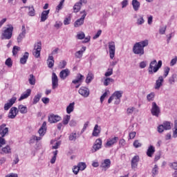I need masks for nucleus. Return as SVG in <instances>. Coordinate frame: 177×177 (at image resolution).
Wrapping results in <instances>:
<instances>
[{
	"label": "nucleus",
	"instance_id": "nucleus-1",
	"mask_svg": "<svg viewBox=\"0 0 177 177\" xmlns=\"http://www.w3.org/2000/svg\"><path fill=\"white\" fill-rule=\"evenodd\" d=\"M149 45V40H144L140 42H137L133 47V52L135 55H139L142 56L145 55V47Z\"/></svg>",
	"mask_w": 177,
	"mask_h": 177
},
{
	"label": "nucleus",
	"instance_id": "nucleus-2",
	"mask_svg": "<svg viewBox=\"0 0 177 177\" xmlns=\"http://www.w3.org/2000/svg\"><path fill=\"white\" fill-rule=\"evenodd\" d=\"M162 66V61L159 60L157 64V60L154 59L151 62L148 68L149 74H154L157 73L160 68Z\"/></svg>",
	"mask_w": 177,
	"mask_h": 177
},
{
	"label": "nucleus",
	"instance_id": "nucleus-3",
	"mask_svg": "<svg viewBox=\"0 0 177 177\" xmlns=\"http://www.w3.org/2000/svg\"><path fill=\"white\" fill-rule=\"evenodd\" d=\"M7 27L1 33V39H10L13 35V26L12 24L7 25Z\"/></svg>",
	"mask_w": 177,
	"mask_h": 177
},
{
	"label": "nucleus",
	"instance_id": "nucleus-4",
	"mask_svg": "<svg viewBox=\"0 0 177 177\" xmlns=\"http://www.w3.org/2000/svg\"><path fill=\"white\" fill-rule=\"evenodd\" d=\"M173 124L171 122L165 121L162 123V124H160L158 127V132L160 133H162L165 131H169V129H172Z\"/></svg>",
	"mask_w": 177,
	"mask_h": 177
},
{
	"label": "nucleus",
	"instance_id": "nucleus-5",
	"mask_svg": "<svg viewBox=\"0 0 177 177\" xmlns=\"http://www.w3.org/2000/svg\"><path fill=\"white\" fill-rule=\"evenodd\" d=\"M110 59H114L115 56V42L111 41L108 43Z\"/></svg>",
	"mask_w": 177,
	"mask_h": 177
},
{
	"label": "nucleus",
	"instance_id": "nucleus-6",
	"mask_svg": "<svg viewBox=\"0 0 177 177\" xmlns=\"http://www.w3.org/2000/svg\"><path fill=\"white\" fill-rule=\"evenodd\" d=\"M151 113L152 115L154 117H159L160 114H161V109H160V106L157 105V103L152 102V108L151 109Z\"/></svg>",
	"mask_w": 177,
	"mask_h": 177
},
{
	"label": "nucleus",
	"instance_id": "nucleus-7",
	"mask_svg": "<svg viewBox=\"0 0 177 177\" xmlns=\"http://www.w3.org/2000/svg\"><path fill=\"white\" fill-rule=\"evenodd\" d=\"M81 14H83L80 19L76 20L74 23V27L78 28L81 27L84 24V21H85V17H86V11L83 10L80 12Z\"/></svg>",
	"mask_w": 177,
	"mask_h": 177
},
{
	"label": "nucleus",
	"instance_id": "nucleus-8",
	"mask_svg": "<svg viewBox=\"0 0 177 177\" xmlns=\"http://www.w3.org/2000/svg\"><path fill=\"white\" fill-rule=\"evenodd\" d=\"M41 49H42V43L39 41L35 46L34 51L32 53L33 56H35L36 59H38V57L41 56Z\"/></svg>",
	"mask_w": 177,
	"mask_h": 177
},
{
	"label": "nucleus",
	"instance_id": "nucleus-9",
	"mask_svg": "<svg viewBox=\"0 0 177 177\" xmlns=\"http://www.w3.org/2000/svg\"><path fill=\"white\" fill-rule=\"evenodd\" d=\"M102 138H97L95 140V144L93 145L91 153H96V151H97L98 150H100V149H102Z\"/></svg>",
	"mask_w": 177,
	"mask_h": 177
},
{
	"label": "nucleus",
	"instance_id": "nucleus-10",
	"mask_svg": "<svg viewBox=\"0 0 177 177\" xmlns=\"http://www.w3.org/2000/svg\"><path fill=\"white\" fill-rule=\"evenodd\" d=\"M78 92L81 95V96H82L83 97H88L91 94V91H89V88H88L86 86H82L79 89Z\"/></svg>",
	"mask_w": 177,
	"mask_h": 177
},
{
	"label": "nucleus",
	"instance_id": "nucleus-11",
	"mask_svg": "<svg viewBox=\"0 0 177 177\" xmlns=\"http://www.w3.org/2000/svg\"><path fill=\"white\" fill-rule=\"evenodd\" d=\"M62 120V117L55 115V114H51L48 116V122L50 124H55L56 122H59V121Z\"/></svg>",
	"mask_w": 177,
	"mask_h": 177
},
{
	"label": "nucleus",
	"instance_id": "nucleus-12",
	"mask_svg": "<svg viewBox=\"0 0 177 177\" xmlns=\"http://www.w3.org/2000/svg\"><path fill=\"white\" fill-rule=\"evenodd\" d=\"M16 100H17V98L16 97H12L11 99H10L8 100V102L5 104L4 110L6 111H8V110H9V109H10V107H12L13 106V104H15V103H16Z\"/></svg>",
	"mask_w": 177,
	"mask_h": 177
},
{
	"label": "nucleus",
	"instance_id": "nucleus-13",
	"mask_svg": "<svg viewBox=\"0 0 177 177\" xmlns=\"http://www.w3.org/2000/svg\"><path fill=\"white\" fill-rule=\"evenodd\" d=\"M122 93H124L122 91H115L112 96H113L115 101V104H120V102H121V97H122Z\"/></svg>",
	"mask_w": 177,
	"mask_h": 177
},
{
	"label": "nucleus",
	"instance_id": "nucleus-14",
	"mask_svg": "<svg viewBox=\"0 0 177 177\" xmlns=\"http://www.w3.org/2000/svg\"><path fill=\"white\" fill-rule=\"evenodd\" d=\"M111 167V160L110 159H105L104 161L101 163L100 168H102L104 171H106Z\"/></svg>",
	"mask_w": 177,
	"mask_h": 177
},
{
	"label": "nucleus",
	"instance_id": "nucleus-15",
	"mask_svg": "<svg viewBox=\"0 0 177 177\" xmlns=\"http://www.w3.org/2000/svg\"><path fill=\"white\" fill-rule=\"evenodd\" d=\"M9 133V129L6 127V124H2L0 126V135L2 136V138H5L6 135Z\"/></svg>",
	"mask_w": 177,
	"mask_h": 177
},
{
	"label": "nucleus",
	"instance_id": "nucleus-16",
	"mask_svg": "<svg viewBox=\"0 0 177 177\" xmlns=\"http://www.w3.org/2000/svg\"><path fill=\"white\" fill-rule=\"evenodd\" d=\"M118 142V137H113L109 138L105 144V147H111L113 145H115Z\"/></svg>",
	"mask_w": 177,
	"mask_h": 177
},
{
	"label": "nucleus",
	"instance_id": "nucleus-17",
	"mask_svg": "<svg viewBox=\"0 0 177 177\" xmlns=\"http://www.w3.org/2000/svg\"><path fill=\"white\" fill-rule=\"evenodd\" d=\"M59 86V79L56 73H53L52 75V88L53 89H56Z\"/></svg>",
	"mask_w": 177,
	"mask_h": 177
},
{
	"label": "nucleus",
	"instance_id": "nucleus-18",
	"mask_svg": "<svg viewBox=\"0 0 177 177\" xmlns=\"http://www.w3.org/2000/svg\"><path fill=\"white\" fill-rule=\"evenodd\" d=\"M17 113H19L17 108L16 106L12 107L8 113V118H11L12 120H13L14 118H16V115H17Z\"/></svg>",
	"mask_w": 177,
	"mask_h": 177
},
{
	"label": "nucleus",
	"instance_id": "nucleus-19",
	"mask_svg": "<svg viewBox=\"0 0 177 177\" xmlns=\"http://www.w3.org/2000/svg\"><path fill=\"white\" fill-rule=\"evenodd\" d=\"M26 26L23 25L21 28V32L17 37V42L20 43L23 41L24 38H26Z\"/></svg>",
	"mask_w": 177,
	"mask_h": 177
},
{
	"label": "nucleus",
	"instance_id": "nucleus-20",
	"mask_svg": "<svg viewBox=\"0 0 177 177\" xmlns=\"http://www.w3.org/2000/svg\"><path fill=\"white\" fill-rule=\"evenodd\" d=\"M38 133L40 138L45 136V133H46V122H44L41 127L39 128L38 131Z\"/></svg>",
	"mask_w": 177,
	"mask_h": 177
},
{
	"label": "nucleus",
	"instance_id": "nucleus-21",
	"mask_svg": "<svg viewBox=\"0 0 177 177\" xmlns=\"http://www.w3.org/2000/svg\"><path fill=\"white\" fill-rule=\"evenodd\" d=\"M139 156H135L131 159V168L132 169H136V168H138V164L139 162Z\"/></svg>",
	"mask_w": 177,
	"mask_h": 177
},
{
	"label": "nucleus",
	"instance_id": "nucleus-22",
	"mask_svg": "<svg viewBox=\"0 0 177 177\" xmlns=\"http://www.w3.org/2000/svg\"><path fill=\"white\" fill-rule=\"evenodd\" d=\"M84 78L85 77H84V75H82L81 73H78L76 76V79L72 81V84H74L75 85H77V84H81V82L84 81Z\"/></svg>",
	"mask_w": 177,
	"mask_h": 177
},
{
	"label": "nucleus",
	"instance_id": "nucleus-23",
	"mask_svg": "<svg viewBox=\"0 0 177 177\" xmlns=\"http://www.w3.org/2000/svg\"><path fill=\"white\" fill-rule=\"evenodd\" d=\"M68 75H70V70H68V68L62 70L59 73V77L61 78V80H66V78H67Z\"/></svg>",
	"mask_w": 177,
	"mask_h": 177
},
{
	"label": "nucleus",
	"instance_id": "nucleus-24",
	"mask_svg": "<svg viewBox=\"0 0 177 177\" xmlns=\"http://www.w3.org/2000/svg\"><path fill=\"white\" fill-rule=\"evenodd\" d=\"M31 95V89L28 88L24 92V93L21 94V97L19 98V102H21V100H24V99H27L28 96Z\"/></svg>",
	"mask_w": 177,
	"mask_h": 177
},
{
	"label": "nucleus",
	"instance_id": "nucleus-25",
	"mask_svg": "<svg viewBox=\"0 0 177 177\" xmlns=\"http://www.w3.org/2000/svg\"><path fill=\"white\" fill-rule=\"evenodd\" d=\"M85 50H86V47L83 46L81 50L77 51L75 53V57H76V59H81L82 57Z\"/></svg>",
	"mask_w": 177,
	"mask_h": 177
},
{
	"label": "nucleus",
	"instance_id": "nucleus-26",
	"mask_svg": "<svg viewBox=\"0 0 177 177\" xmlns=\"http://www.w3.org/2000/svg\"><path fill=\"white\" fill-rule=\"evenodd\" d=\"M50 12V10L42 11L41 15V22L45 21L48 19V17H49Z\"/></svg>",
	"mask_w": 177,
	"mask_h": 177
},
{
	"label": "nucleus",
	"instance_id": "nucleus-27",
	"mask_svg": "<svg viewBox=\"0 0 177 177\" xmlns=\"http://www.w3.org/2000/svg\"><path fill=\"white\" fill-rule=\"evenodd\" d=\"M47 66L48 68H53V66H55V59L52 55H50L48 57Z\"/></svg>",
	"mask_w": 177,
	"mask_h": 177
},
{
	"label": "nucleus",
	"instance_id": "nucleus-28",
	"mask_svg": "<svg viewBox=\"0 0 177 177\" xmlns=\"http://www.w3.org/2000/svg\"><path fill=\"white\" fill-rule=\"evenodd\" d=\"M162 82H164V78L162 76H160L158 79L156 80L155 84V89H158L162 86Z\"/></svg>",
	"mask_w": 177,
	"mask_h": 177
},
{
	"label": "nucleus",
	"instance_id": "nucleus-29",
	"mask_svg": "<svg viewBox=\"0 0 177 177\" xmlns=\"http://www.w3.org/2000/svg\"><path fill=\"white\" fill-rule=\"evenodd\" d=\"M100 127H99L98 124H95L92 133V136H95V138H97V136H99V135L100 134Z\"/></svg>",
	"mask_w": 177,
	"mask_h": 177
},
{
	"label": "nucleus",
	"instance_id": "nucleus-30",
	"mask_svg": "<svg viewBox=\"0 0 177 177\" xmlns=\"http://www.w3.org/2000/svg\"><path fill=\"white\" fill-rule=\"evenodd\" d=\"M154 153H156V148L153 145H150L147 151V156L148 157H153Z\"/></svg>",
	"mask_w": 177,
	"mask_h": 177
},
{
	"label": "nucleus",
	"instance_id": "nucleus-31",
	"mask_svg": "<svg viewBox=\"0 0 177 177\" xmlns=\"http://www.w3.org/2000/svg\"><path fill=\"white\" fill-rule=\"evenodd\" d=\"M21 113V114H27V111H28V109H27L26 106H24L23 104H20L18 106V113Z\"/></svg>",
	"mask_w": 177,
	"mask_h": 177
},
{
	"label": "nucleus",
	"instance_id": "nucleus-32",
	"mask_svg": "<svg viewBox=\"0 0 177 177\" xmlns=\"http://www.w3.org/2000/svg\"><path fill=\"white\" fill-rule=\"evenodd\" d=\"M74 106H75V102H72L66 107L67 114H71L74 111Z\"/></svg>",
	"mask_w": 177,
	"mask_h": 177
},
{
	"label": "nucleus",
	"instance_id": "nucleus-33",
	"mask_svg": "<svg viewBox=\"0 0 177 177\" xmlns=\"http://www.w3.org/2000/svg\"><path fill=\"white\" fill-rule=\"evenodd\" d=\"M132 5L133 10L137 12L139 10V8H140V3L138 0H132Z\"/></svg>",
	"mask_w": 177,
	"mask_h": 177
},
{
	"label": "nucleus",
	"instance_id": "nucleus-34",
	"mask_svg": "<svg viewBox=\"0 0 177 177\" xmlns=\"http://www.w3.org/2000/svg\"><path fill=\"white\" fill-rule=\"evenodd\" d=\"M29 54L28 53L26 52L24 56L20 59L21 64H26L27 63V60L28 59Z\"/></svg>",
	"mask_w": 177,
	"mask_h": 177
},
{
	"label": "nucleus",
	"instance_id": "nucleus-35",
	"mask_svg": "<svg viewBox=\"0 0 177 177\" xmlns=\"http://www.w3.org/2000/svg\"><path fill=\"white\" fill-rule=\"evenodd\" d=\"M81 3L77 2L74 6H73V12L74 13H78L80 10H81L82 8Z\"/></svg>",
	"mask_w": 177,
	"mask_h": 177
},
{
	"label": "nucleus",
	"instance_id": "nucleus-36",
	"mask_svg": "<svg viewBox=\"0 0 177 177\" xmlns=\"http://www.w3.org/2000/svg\"><path fill=\"white\" fill-rule=\"evenodd\" d=\"M28 8L29 12L28 13V16H35V9H34V6H26Z\"/></svg>",
	"mask_w": 177,
	"mask_h": 177
},
{
	"label": "nucleus",
	"instance_id": "nucleus-37",
	"mask_svg": "<svg viewBox=\"0 0 177 177\" xmlns=\"http://www.w3.org/2000/svg\"><path fill=\"white\" fill-rule=\"evenodd\" d=\"M93 78H94L93 73H88L86 78V83L91 84V82L93 80Z\"/></svg>",
	"mask_w": 177,
	"mask_h": 177
},
{
	"label": "nucleus",
	"instance_id": "nucleus-38",
	"mask_svg": "<svg viewBox=\"0 0 177 177\" xmlns=\"http://www.w3.org/2000/svg\"><path fill=\"white\" fill-rule=\"evenodd\" d=\"M28 81H29L30 85H35V82H36L35 76H34V75L32 74H30L29 75Z\"/></svg>",
	"mask_w": 177,
	"mask_h": 177
},
{
	"label": "nucleus",
	"instance_id": "nucleus-39",
	"mask_svg": "<svg viewBox=\"0 0 177 177\" xmlns=\"http://www.w3.org/2000/svg\"><path fill=\"white\" fill-rule=\"evenodd\" d=\"M77 167L80 171H85V169H86V163L84 162H80L77 164Z\"/></svg>",
	"mask_w": 177,
	"mask_h": 177
},
{
	"label": "nucleus",
	"instance_id": "nucleus-40",
	"mask_svg": "<svg viewBox=\"0 0 177 177\" xmlns=\"http://www.w3.org/2000/svg\"><path fill=\"white\" fill-rule=\"evenodd\" d=\"M41 97H42V94L38 93L37 95H36L33 98L32 104H37V103H38V102H39V100H41Z\"/></svg>",
	"mask_w": 177,
	"mask_h": 177
},
{
	"label": "nucleus",
	"instance_id": "nucleus-41",
	"mask_svg": "<svg viewBox=\"0 0 177 177\" xmlns=\"http://www.w3.org/2000/svg\"><path fill=\"white\" fill-rule=\"evenodd\" d=\"M12 149H10V147L9 145H6L5 147L2 148V151L5 154H9L10 153H12Z\"/></svg>",
	"mask_w": 177,
	"mask_h": 177
},
{
	"label": "nucleus",
	"instance_id": "nucleus-42",
	"mask_svg": "<svg viewBox=\"0 0 177 177\" xmlns=\"http://www.w3.org/2000/svg\"><path fill=\"white\" fill-rule=\"evenodd\" d=\"M42 139L41 137H38L36 136H32V138L30 139L29 142L30 143H34L36 140V142H39V140H41Z\"/></svg>",
	"mask_w": 177,
	"mask_h": 177
},
{
	"label": "nucleus",
	"instance_id": "nucleus-43",
	"mask_svg": "<svg viewBox=\"0 0 177 177\" xmlns=\"http://www.w3.org/2000/svg\"><path fill=\"white\" fill-rule=\"evenodd\" d=\"M154 97H156V94L154 93H151L147 95V100L148 102H153V100H154Z\"/></svg>",
	"mask_w": 177,
	"mask_h": 177
},
{
	"label": "nucleus",
	"instance_id": "nucleus-44",
	"mask_svg": "<svg viewBox=\"0 0 177 177\" xmlns=\"http://www.w3.org/2000/svg\"><path fill=\"white\" fill-rule=\"evenodd\" d=\"M70 115H66L63 119L62 124L64 125H67V124H68V122H70Z\"/></svg>",
	"mask_w": 177,
	"mask_h": 177
},
{
	"label": "nucleus",
	"instance_id": "nucleus-45",
	"mask_svg": "<svg viewBox=\"0 0 177 177\" xmlns=\"http://www.w3.org/2000/svg\"><path fill=\"white\" fill-rule=\"evenodd\" d=\"M110 82H114V79L113 78H106L104 81V85L105 86H109L110 85Z\"/></svg>",
	"mask_w": 177,
	"mask_h": 177
},
{
	"label": "nucleus",
	"instance_id": "nucleus-46",
	"mask_svg": "<svg viewBox=\"0 0 177 177\" xmlns=\"http://www.w3.org/2000/svg\"><path fill=\"white\" fill-rule=\"evenodd\" d=\"M19 50H20V47H19L17 46H15L12 48L13 56H16V55H17V53H19Z\"/></svg>",
	"mask_w": 177,
	"mask_h": 177
},
{
	"label": "nucleus",
	"instance_id": "nucleus-47",
	"mask_svg": "<svg viewBox=\"0 0 177 177\" xmlns=\"http://www.w3.org/2000/svg\"><path fill=\"white\" fill-rule=\"evenodd\" d=\"M133 147L136 148V149H138L139 147H142V143L140 142H139V140H136L134 142H133Z\"/></svg>",
	"mask_w": 177,
	"mask_h": 177
},
{
	"label": "nucleus",
	"instance_id": "nucleus-48",
	"mask_svg": "<svg viewBox=\"0 0 177 177\" xmlns=\"http://www.w3.org/2000/svg\"><path fill=\"white\" fill-rule=\"evenodd\" d=\"M158 174V166L157 165H154V167L152 169V175L153 176H156Z\"/></svg>",
	"mask_w": 177,
	"mask_h": 177
},
{
	"label": "nucleus",
	"instance_id": "nucleus-49",
	"mask_svg": "<svg viewBox=\"0 0 177 177\" xmlns=\"http://www.w3.org/2000/svg\"><path fill=\"white\" fill-rule=\"evenodd\" d=\"M80 167H78V165L73 166V172L75 174V175H78V172H80Z\"/></svg>",
	"mask_w": 177,
	"mask_h": 177
},
{
	"label": "nucleus",
	"instance_id": "nucleus-50",
	"mask_svg": "<svg viewBox=\"0 0 177 177\" xmlns=\"http://www.w3.org/2000/svg\"><path fill=\"white\" fill-rule=\"evenodd\" d=\"M6 64L8 66V67H12V66H13V62H12V59L8 58L6 60Z\"/></svg>",
	"mask_w": 177,
	"mask_h": 177
},
{
	"label": "nucleus",
	"instance_id": "nucleus-51",
	"mask_svg": "<svg viewBox=\"0 0 177 177\" xmlns=\"http://www.w3.org/2000/svg\"><path fill=\"white\" fill-rule=\"evenodd\" d=\"M104 75L105 77H110V75H113V68H108Z\"/></svg>",
	"mask_w": 177,
	"mask_h": 177
},
{
	"label": "nucleus",
	"instance_id": "nucleus-52",
	"mask_svg": "<svg viewBox=\"0 0 177 177\" xmlns=\"http://www.w3.org/2000/svg\"><path fill=\"white\" fill-rule=\"evenodd\" d=\"M66 66H67V62H66V61H62L59 62V68H64Z\"/></svg>",
	"mask_w": 177,
	"mask_h": 177
},
{
	"label": "nucleus",
	"instance_id": "nucleus-53",
	"mask_svg": "<svg viewBox=\"0 0 177 177\" xmlns=\"http://www.w3.org/2000/svg\"><path fill=\"white\" fill-rule=\"evenodd\" d=\"M77 39H84V38H85V33H84V32H81L77 35Z\"/></svg>",
	"mask_w": 177,
	"mask_h": 177
},
{
	"label": "nucleus",
	"instance_id": "nucleus-54",
	"mask_svg": "<svg viewBox=\"0 0 177 177\" xmlns=\"http://www.w3.org/2000/svg\"><path fill=\"white\" fill-rule=\"evenodd\" d=\"M77 139V133H72L69 136V140H75Z\"/></svg>",
	"mask_w": 177,
	"mask_h": 177
},
{
	"label": "nucleus",
	"instance_id": "nucleus-55",
	"mask_svg": "<svg viewBox=\"0 0 177 177\" xmlns=\"http://www.w3.org/2000/svg\"><path fill=\"white\" fill-rule=\"evenodd\" d=\"M169 70H170V68L168 66H166L165 68V70H164V77H165V78L166 77H167L168 74H169Z\"/></svg>",
	"mask_w": 177,
	"mask_h": 177
},
{
	"label": "nucleus",
	"instance_id": "nucleus-56",
	"mask_svg": "<svg viewBox=\"0 0 177 177\" xmlns=\"http://www.w3.org/2000/svg\"><path fill=\"white\" fill-rule=\"evenodd\" d=\"M100 35H102V30H99L97 33L95 34V35L93 36V39H97V38H99V37H100Z\"/></svg>",
	"mask_w": 177,
	"mask_h": 177
},
{
	"label": "nucleus",
	"instance_id": "nucleus-57",
	"mask_svg": "<svg viewBox=\"0 0 177 177\" xmlns=\"http://www.w3.org/2000/svg\"><path fill=\"white\" fill-rule=\"evenodd\" d=\"M143 23H145V19H143V17H140V18L137 20V24L140 26L143 24Z\"/></svg>",
	"mask_w": 177,
	"mask_h": 177
},
{
	"label": "nucleus",
	"instance_id": "nucleus-58",
	"mask_svg": "<svg viewBox=\"0 0 177 177\" xmlns=\"http://www.w3.org/2000/svg\"><path fill=\"white\" fill-rule=\"evenodd\" d=\"M70 21H71V17H68V18H66L64 21V24L65 26H68V24H70Z\"/></svg>",
	"mask_w": 177,
	"mask_h": 177
},
{
	"label": "nucleus",
	"instance_id": "nucleus-59",
	"mask_svg": "<svg viewBox=\"0 0 177 177\" xmlns=\"http://www.w3.org/2000/svg\"><path fill=\"white\" fill-rule=\"evenodd\" d=\"M3 145H6V141L4 140L3 137H0V147H2Z\"/></svg>",
	"mask_w": 177,
	"mask_h": 177
},
{
	"label": "nucleus",
	"instance_id": "nucleus-60",
	"mask_svg": "<svg viewBox=\"0 0 177 177\" xmlns=\"http://www.w3.org/2000/svg\"><path fill=\"white\" fill-rule=\"evenodd\" d=\"M165 31H167V26L160 28L159 30V32L160 34H161L162 35L165 34Z\"/></svg>",
	"mask_w": 177,
	"mask_h": 177
},
{
	"label": "nucleus",
	"instance_id": "nucleus-61",
	"mask_svg": "<svg viewBox=\"0 0 177 177\" xmlns=\"http://www.w3.org/2000/svg\"><path fill=\"white\" fill-rule=\"evenodd\" d=\"M64 3V0H62L59 5L57 6V10H60L63 7V4Z\"/></svg>",
	"mask_w": 177,
	"mask_h": 177
},
{
	"label": "nucleus",
	"instance_id": "nucleus-62",
	"mask_svg": "<svg viewBox=\"0 0 177 177\" xmlns=\"http://www.w3.org/2000/svg\"><path fill=\"white\" fill-rule=\"evenodd\" d=\"M177 63V57L176 56L174 59H171L170 62V66H175V64Z\"/></svg>",
	"mask_w": 177,
	"mask_h": 177
},
{
	"label": "nucleus",
	"instance_id": "nucleus-63",
	"mask_svg": "<svg viewBox=\"0 0 177 177\" xmlns=\"http://www.w3.org/2000/svg\"><path fill=\"white\" fill-rule=\"evenodd\" d=\"M135 111V107H130L127 109V114H132L133 111Z\"/></svg>",
	"mask_w": 177,
	"mask_h": 177
},
{
	"label": "nucleus",
	"instance_id": "nucleus-64",
	"mask_svg": "<svg viewBox=\"0 0 177 177\" xmlns=\"http://www.w3.org/2000/svg\"><path fill=\"white\" fill-rule=\"evenodd\" d=\"M135 136H136V132L132 131L129 133V139H135Z\"/></svg>",
	"mask_w": 177,
	"mask_h": 177
}]
</instances>
